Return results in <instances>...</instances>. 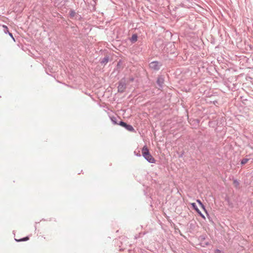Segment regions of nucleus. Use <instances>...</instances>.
Wrapping results in <instances>:
<instances>
[{"mask_svg": "<svg viewBox=\"0 0 253 253\" xmlns=\"http://www.w3.org/2000/svg\"><path fill=\"white\" fill-rule=\"evenodd\" d=\"M142 154L144 158L149 163H154L155 159L150 154L148 149L146 146H144L142 149Z\"/></svg>", "mask_w": 253, "mask_h": 253, "instance_id": "1", "label": "nucleus"}, {"mask_svg": "<svg viewBox=\"0 0 253 253\" xmlns=\"http://www.w3.org/2000/svg\"><path fill=\"white\" fill-rule=\"evenodd\" d=\"M162 64L158 61H153L149 64L150 68L154 70H159Z\"/></svg>", "mask_w": 253, "mask_h": 253, "instance_id": "2", "label": "nucleus"}, {"mask_svg": "<svg viewBox=\"0 0 253 253\" xmlns=\"http://www.w3.org/2000/svg\"><path fill=\"white\" fill-rule=\"evenodd\" d=\"M126 88V84L125 80H121L119 84L118 87V91L120 92H123Z\"/></svg>", "mask_w": 253, "mask_h": 253, "instance_id": "3", "label": "nucleus"}, {"mask_svg": "<svg viewBox=\"0 0 253 253\" xmlns=\"http://www.w3.org/2000/svg\"><path fill=\"white\" fill-rule=\"evenodd\" d=\"M119 125L125 127L127 130H128L129 131H134V129L132 126L127 125L126 123H125L123 121H120Z\"/></svg>", "mask_w": 253, "mask_h": 253, "instance_id": "4", "label": "nucleus"}, {"mask_svg": "<svg viewBox=\"0 0 253 253\" xmlns=\"http://www.w3.org/2000/svg\"><path fill=\"white\" fill-rule=\"evenodd\" d=\"M193 208L201 216H202L204 219H205V217L204 215L201 212L200 210L198 209L197 207L196 204L193 203L191 204Z\"/></svg>", "mask_w": 253, "mask_h": 253, "instance_id": "5", "label": "nucleus"}, {"mask_svg": "<svg viewBox=\"0 0 253 253\" xmlns=\"http://www.w3.org/2000/svg\"><path fill=\"white\" fill-rule=\"evenodd\" d=\"M157 83L159 86V87L162 88L164 83V79L161 77H159L157 79Z\"/></svg>", "mask_w": 253, "mask_h": 253, "instance_id": "6", "label": "nucleus"}, {"mask_svg": "<svg viewBox=\"0 0 253 253\" xmlns=\"http://www.w3.org/2000/svg\"><path fill=\"white\" fill-rule=\"evenodd\" d=\"M108 60H109L108 57H105L103 59H102V60L101 61V63H102V64H106L107 63H108Z\"/></svg>", "mask_w": 253, "mask_h": 253, "instance_id": "7", "label": "nucleus"}, {"mask_svg": "<svg viewBox=\"0 0 253 253\" xmlns=\"http://www.w3.org/2000/svg\"><path fill=\"white\" fill-rule=\"evenodd\" d=\"M137 40V36L136 35H133L131 38V41L132 42H135Z\"/></svg>", "mask_w": 253, "mask_h": 253, "instance_id": "8", "label": "nucleus"}, {"mask_svg": "<svg viewBox=\"0 0 253 253\" xmlns=\"http://www.w3.org/2000/svg\"><path fill=\"white\" fill-rule=\"evenodd\" d=\"M15 240L17 242L25 241H27V240H29V238L28 237H26L20 239L19 240H17L16 239H15Z\"/></svg>", "mask_w": 253, "mask_h": 253, "instance_id": "9", "label": "nucleus"}, {"mask_svg": "<svg viewBox=\"0 0 253 253\" xmlns=\"http://www.w3.org/2000/svg\"><path fill=\"white\" fill-rule=\"evenodd\" d=\"M249 159L247 158H244L241 161V164L242 165H245L246 163H247L249 161Z\"/></svg>", "mask_w": 253, "mask_h": 253, "instance_id": "10", "label": "nucleus"}, {"mask_svg": "<svg viewBox=\"0 0 253 253\" xmlns=\"http://www.w3.org/2000/svg\"><path fill=\"white\" fill-rule=\"evenodd\" d=\"M197 202L199 204V205L201 206V208L204 209V210H205V206H204V205L202 203V202H201L200 200H197Z\"/></svg>", "mask_w": 253, "mask_h": 253, "instance_id": "11", "label": "nucleus"}, {"mask_svg": "<svg viewBox=\"0 0 253 253\" xmlns=\"http://www.w3.org/2000/svg\"><path fill=\"white\" fill-rule=\"evenodd\" d=\"M233 184L235 187H238L239 185V183L237 180H234L233 181Z\"/></svg>", "mask_w": 253, "mask_h": 253, "instance_id": "12", "label": "nucleus"}, {"mask_svg": "<svg viewBox=\"0 0 253 253\" xmlns=\"http://www.w3.org/2000/svg\"><path fill=\"white\" fill-rule=\"evenodd\" d=\"M111 121H112V122H113V123L114 124H115V125L118 124L117 123V121H116V120H117V119H116V118H115V117H113V118H111Z\"/></svg>", "mask_w": 253, "mask_h": 253, "instance_id": "13", "label": "nucleus"}, {"mask_svg": "<svg viewBox=\"0 0 253 253\" xmlns=\"http://www.w3.org/2000/svg\"><path fill=\"white\" fill-rule=\"evenodd\" d=\"M75 14V12L74 11H71V13H70L71 16L73 17V16H74Z\"/></svg>", "mask_w": 253, "mask_h": 253, "instance_id": "14", "label": "nucleus"}, {"mask_svg": "<svg viewBox=\"0 0 253 253\" xmlns=\"http://www.w3.org/2000/svg\"><path fill=\"white\" fill-rule=\"evenodd\" d=\"M8 34L12 38L13 40L15 41V39H14V37H13L12 34L11 33H9V32H8Z\"/></svg>", "mask_w": 253, "mask_h": 253, "instance_id": "15", "label": "nucleus"}, {"mask_svg": "<svg viewBox=\"0 0 253 253\" xmlns=\"http://www.w3.org/2000/svg\"><path fill=\"white\" fill-rule=\"evenodd\" d=\"M215 253H222L219 250H216L215 251Z\"/></svg>", "mask_w": 253, "mask_h": 253, "instance_id": "16", "label": "nucleus"}, {"mask_svg": "<svg viewBox=\"0 0 253 253\" xmlns=\"http://www.w3.org/2000/svg\"><path fill=\"white\" fill-rule=\"evenodd\" d=\"M134 79L133 78H130L129 80L130 82H132L133 81Z\"/></svg>", "mask_w": 253, "mask_h": 253, "instance_id": "17", "label": "nucleus"}, {"mask_svg": "<svg viewBox=\"0 0 253 253\" xmlns=\"http://www.w3.org/2000/svg\"><path fill=\"white\" fill-rule=\"evenodd\" d=\"M4 28H5L6 29V30H7V31L8 32V29H7V27L6 26H3Z\"/></svg>", "mask_w": 253, "mask_h": 253, "instance_id": "18", "label": "nucleus"}, {"mask_svg": "<svg viewBox=\"0 0 253 253\" xmlns=\"http://www.w3.org/2000/svg\"><path fill=\"white\" fill-rule=\"evenodd\" d=\"M4 32H5V33H6V32H7V30H6Z\"/></svg>", "mask_w": 253, "mask_h": 253, "instance_id": "19", "label": "nucleus"}]
</instances>
